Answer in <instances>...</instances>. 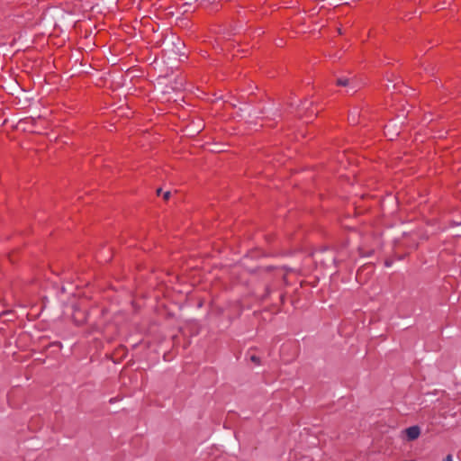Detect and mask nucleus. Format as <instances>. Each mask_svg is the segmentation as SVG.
I'll list each match as a JSON object with an SVG mask.
<instances>
[{"mask_svg": "<svg viewBox=\"0 0 461 461\" xmlns=\"http://www.w3.org/2000/svg\"><path fill=\"white\" fill-rule=\"evenodd\" d=\"M403 433L405 434L408 440H414L420 435V429L418 426H411L407 428Z\"/></svg>", "mask_w": 461, "mask_h": 461, "instance_id": "f257e3e1", "label": "nucleus"}, {"mask_svg": "<svg viewBox=\"0 0 461 461\" xmlns=\"http://www.w3.org/2000/svg\"><path fill=\"white\" fill-rule=\"evenodd\" d=\"M337 84L339 86H345L348 84V80L347 78H339L338 81H337Z\"/></svg>", "mask_w": 461, "mask_h": 461, "instance_id": "f03ea898", "label": "nucleus"}, {"mask_svg": "<svg viewBox=\"0 0 461 461\" xmlns=\"http://www.w3.org/2000/svg\"><path fill=\"white\" fill-rule=\"evenodd\" d=\"M250 360L255 363L256 365H259L260 364V360H259V357L255 356V355H252L250 357Z\"/></svg>", "mask_w": 461, "mask_h": 461, "instance_id": "7ed1b4c3", "label": "nucleus"}, {"mask_svg": "<svg viewBox=\"0 0 461 461\" xmlns=\"http://www.w3.org/2000/svg\"><path fill=\"white\" fill-rule=\"evenodd\" d=\"M163 197H164L165 200H168L169 197H170V193L169 192H165L163 194Z\"/></svg>", "mask_w": 461, "mask_h": 461, "instance_id": "20e7f679", "label": "nucleus"}, {"mask_svg": "<svg viewBox=\"0 0 461 461\" xmlns=\"http://www.w3.org/2000/svg\"><path fill=\"white\" fill-rule=\"evenodd\" d=\"M445 461H454V459L451 455H447Z\"/></svg>", "mask_w": 461, "mask_h": 461, "instance_id": "39448f33", "label": "nucleus"}, {"mask_svg": "<svg viewBox=\"0 0 461 461\" xmlns=\"http://www.w3.org/2000/svg\"><path fill=\"white\" fill-rule=\"evenodd\" d=\"M357 278L360 277V272L357 273Z\"/></svg>", "mask_w": 461, "mask_h": 461, "instance_id": "423d86ee", "label": "nucleus"}]
</instances>
